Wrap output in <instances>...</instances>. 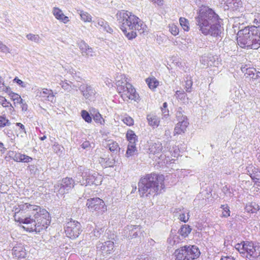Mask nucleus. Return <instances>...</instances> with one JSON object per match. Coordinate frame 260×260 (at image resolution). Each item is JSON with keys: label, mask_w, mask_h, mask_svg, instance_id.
<instances>
[{"label": "nucleus", "mask_w": 260, "mask_h": 260, "mask_svg": "<svg viewBox=\"0 0 260 260\" xmlns=\"http://www.w3.org/2000/svg\"><path fill=\"white\" fill-rule=\"evenodd\" d=\"M12 211L14 221L23 224L22 228L29 233L45 231L51 223L49 213L37 205L22 203L14 206Z\"/></svg>", "instance_id": "nucleus-1"}, {"label": "nucleus", "mask_w": 260, "mask_h": 260, "mask_svg": "<svg viewBox=\"0 0 260 260\" xmlns=\"http://www.w3.org/2000/svg\"><path fill=\"white\" fill-rule=\"evenodd\" d=\"M195 19L199 30L205 36L217 37L223 31L222 19L208 6H202L199 8Z\"/></svg>", "instance_id": "nucleus-2"}, {"label": "nucleus", "mask_w": 260, "mask_h": 260, "mask_svg": "<svg viewBox=\"0 0 260 260\" xmlns=\"http://www.w3.org/2000/svg\"><path fill=\"white\" fill-rule=\"evenodd\" d=\"M116 16L120 24L121 30L128 40H132L137 37V30L142 34L146 30V25L131 12L121 10L117 13Z\"/></svg>", "instance_id": "nucleus-3"}, {"label": "nucleus", "mask_w": 260, "mask_h": 260, "mask_svg": "<svg viewBox=\"0 0 260 260\" xmlns=\"http://www.w3.org/2000/svg\"><path fill=\"white\" fill-rule=\"evenodd\" d=\"M164 175L154 172L141 178L139 184V192L141 197L157 195L165 187Z\"/></svg>", "instance_id": "nucleus-4"}, {"label": "nucleus", "mask_w": 260, "mask_h": 260, "mask_svg": "<svg viewBox=\"0 0 260 260\" xmlns=\"http://www.w3.org/2000/svg\"><path fill=\"white\" fill-rule=\"evenodd\" d=\"M237 44L243 48L257 49L260 47V33L256 27L240 30L237 34Z\"/></svg>", "instance_id": "nucleus-5"}, {"label": "nucleus", "mask_w": 260, "mask_h": 260, "mask_svg": "<svg viewBox=\"0 0 260 260\" xmlns=\"http://www.w3.org/2000/svg\"><path fill=\"white\" fill-rule=\"evenodd\" d=\"M115 84L118 93L124 101L140 100L139 93L133 85L128 82L124 74L117 76Z\"/></svg>", "instance_id": "nucleus-6"}, {"label": "nucleus", "mask_w": 260, "mask_h": 260, "mask_svg": "<svg viewBox=\"0 0 260 260\" xmlns=\"http://www.w3.org/2000/svg\"><path fill=\"white\" fill-rule=\"evenodd\" d=\"M238 251L249 260H255L260 256V244L251 241H243L236 245Z\"/></svg>", "instance_id": "nucleus-7"}, {"label": "nucleus", "mask_w": 260, "mask_h": 260, "mask_svg": "<svg viewBox=\"0 0 260 260\" xmlns=\"http://www.w3.org/2000/svg\"><path fill=\"white\" fill-rule=\"evenodd\" d=\"M201 252L195 245H185L175 250L174 256L176 260H194L199 257Z\"/></svg>", "instance_id": "nucleus-8"}, {"label": "nucleus", "mask_w": 260, "mask_h": 260, "mask_svg": "<svg viewBox=\"0 0 260 260\" xmlns=\"http://www.w3.org/2000/svg\"><path fill=\"white\" fill-rule=\"evenodd\" d=\"M86 206L89 211L95 212L98 215H103L107 211V206L105 202L98 197L88 199Z\"/></svg>", "instance_id": "nucleus-9"}, {"label": "nucleus", "mask_w": 260, "mask_h": 260, "mask_svg": "<svg viewBox=\"0 0 260 260\" xmlns=\"http://www.w3.org/2000/svg\"><path fill=\"white\" fill-rule=\"evenodd\" d=\"M82 231L81 223L71 218L67 222L64 228L66 236L72 239H75L78 237Z\"/></svg>", "instance_id": "nucleus-10"}, {"label": "nucleus", "mask_w": 260, "mask_h": 260, "mask_svg": "<svg viewBox=\"0 0 260 260\" xmlns=\"http://www.w3.org/2000/svg\"><path fill=\"white\" fill-rule=\"evenodd\" d=\"M176 118L178 122L174 127V136L184 134L189 124L187 117L184 115L181 112L177 113Z\"/></svg>", "instance_id": "nucleus-11"}, {"label": "nucleus", "mask_w": 260, "mask_h": 260, "mask_svg": "<svg viewBox=\"0 0 260 260\" xmlns=\"http://www.w3.org/2000/svg\"><path fill=\"white\" fill-rule=\"evenodd\" d=\"M246 169L253 182L255 184H260V168L251 164L247 167Z\"/></svg>", "instance_id": "nucleus-12"}, {"label": "nucleus", "mask_w": 260, "mask_h": 260, "mask_svg": "<svg viewBox=\"0 0 260 260\" xmlns=\"http://www.w3.org/2000/svg\"><path fill=\"white\" fill-rule=\"evenodd\" d=\"M12 255L14 258L20 259L24 258L27 255L26 250L24 245L21 244H17L12 249Z\"/></svg>", "instance_id": "nucleus-13"}, {"label": "nucleus", "mask_w": 260, "mask_h": 260, "mask_svg": "<svg viewBox=\"0 0 260 260\" xmlns=\"http://www.w3.org/2000/svg\"><path fill=\"white\" fill-rule=\"evenodd\" d=\"M74 185L75 182L72 178H64L61 180L60 190H63V191H61V192L63 193H66L65 190L68 191V190L74 187Z\"/></svg>", "instance_id": "nucleus-14"}, {"label": "nucleus", "mask_w": 260, "mask_h": 260, "mask_svg": "<svg viewBox=\"0 0 260 260\" xmlns=\"http://www.w3.org/2000/svg\"><path fill=\"white\" fill-rule=\"evenodd\" d=\"M52 13L57 20L64 23H67L70 21L69 18L65 16L62 11L59 8L54 7L53 8Z\"/></svg>", "instance_id": "nucleus-15"}, {"label": "nucleus", "mask_w": 260, "mask_h": 260, "mask_svg": "<svg viewBox=\"0 0 260 260\" xmlns=\"http://www.w3.org/2000/svg\"><path fill=\"white\" fill-rule=\"evenodd\" d=\"M147 120L149 126L153 128L157 127L160 124V118L154 114H149L147 115Z\"/></svg>", "instance_id": "nucleus-16"}, {"label": "nucleus", "mask_w": 260, "mask_h": 260, "mask_svg": "<svg viewBox=\"0 0 260 260\" xmlns=\"http://www.w3.org/2000/svg\"><path fill=\"white\" fill-rule=\"evenodd\" d=\"M79 47L83 55L92 56L93 55V49L90 47L85 42L81 41L79 43Z\"/></svg>", "instance_id": "nucleus-17"}, {"label": "nucleus", "mask_w": 260, "mask_h": 260, "mask_svg": "<svg viewBox=\"0 0 260 260\" xmlns=\"http://www.w3.org/2000/svg\"><path fill=\"white\" fill-rule=\"evenodd\" d=\"M145 82L149 88L152 90H154L159 85V82L154 77H150L146 78Z\"/></svg>", "instance_id": "nucleus-18"}, {"label": "nucleus", "mask_w": 260, "mask_h": 260, "mask_svg": "<svg viewBox=\"0 0 260 260\" xmlns=\"http://www.w3.org/2000/svg\"><path fill=\"white\" fill-rule=\"evenodd\" d=\"M114 247V242L111 241H108L103 244L101 249L105 254H108L111 253Z\"/></svg>", "instance_id": "nucleus-19"}, {"label": "nucleus", "mask_w": 260, "mask_h": 260, "mask_svg": "<svg viewBox=\"0 0 260 260\" xmlns=\"http://www.w3.org/2000/svg\"><path fill=\"white\" fill-rule=\"evenodd\" d=\"M0 104L7 110H9L10 112H12L14 109L10 101L6 99L5 97L0 95Z\"/></svg>", "instance_id": "nucleus-20"}, {"label": "nucleus", "mask_w": 260, "mask_h": 260, "mask_svg": "<svg viewBox=\"0 0 260 260\" xmlns=\"http://www.w3.org/2000/svg\"><path fill=\"white\" fill-rule=\"evenodd\" d=\"M260 209L259 205L254 202L247 204L245 207L246 211L248 213H256Z\"/></svg>", "instance_id": "nucleus-21"}, {"label": "nucleus", "mask_w": 260, "mask_h": 260, "mask_svg": "<svg viewBox=\"0 0 260 260\" xmlns=\"http://www.w3.org/2000/svg\"><path fill=\"white\" fill-rule=\"evenodd\" d=\"M241 70L243 73H244L245 76H247V77H249L252 79H256L257 75H255L256 73V70L254 68H242Z\"/></svg>", "instance_id": "nucleus-22"}, {"label": "nucleus", "mask_w": 260, "mask_h": 260, "mask_svg": "<svg viewBox=\"0 0 260 260\" xmlns=\"http://www.w3.org/2000/svg\"><path fill=\"white\" fill-rule=\"evenodd\" d=\"M126 139L128 142V144L136 143L138 141L137 136L135 132L131 129H128L126 133Z\"/></svg>", "instance_id": "nucleus-23"}, {"label": "nucleus", "mask_w": 260, "mask_h": 260, "mask_svg": "<svg viewBox=\"0 0 260 260\" xmlns=\"http://www.w3.org/2000/svg\"><path fill=\"white\" fill-rule=\"evenodd\" d=\"M191 228L190 226L187 224H184L181 226V228L178 231L179 235L183 237H187L191 231Z\"/></svg>", "instance_id": "nucleus-24"}, {"label": "nucleus", "mask_w": 260, "mask_h": 260, "mask_svg": "<svg viewBox=\"0 0 260 260\" xmlns=\"http://www.w3.org/2000/svg\"><path fill=\"white\" fill-rule=\"evenodd\" d=\"M94 114L92 115V117L95 123L101 125H104L105 123V120L103 118L102 115L98 110H94Z\"/></svg>", "instance_id": "nucleus-25"}, {"label": "nucleus", "mask_w": 260, "mask_h": 260, "mask_svg": "<svg viewBox=\"0 0 260 260\" xmlns=\"http://www.w3.org/2000/svg\"><path fill=\"white\" fill-rule=\"evenodd\" d=\"M40 96L46 97L49 100L50 98H54L55 94L52 89L44 88L42 89V91L40 92Z\"/></svg>", "instance_id": "nucleus-26"}, {"label": "nucleus", "mask_w": 260, "mask_h": 260, "mask_svg": "<svg viewBox=\"0 0 260 260\" xmlns=\"http://www.w3.org/2000/svg\"><path fill=\"white\" fill-rule=\"evenodd\" d=\"M179 23L182 29L185 31H188L189 30V22L188 19L184 17H180Z\"/></svg>", "instance_id": "nucleus-27"}, {"label": "nucleus", "mask_w": 260, "mask_h": 260, "mask_svg": "<svg viewBox=\"0 0 260 260\" xmlns=\"http://www.w3.org/2000/svg\"><path fill=\"white\" fill-rule=\"evenodd\" d=\"M175 96L177 99L182 101L183 103H185L188 99L186 93L183 90L176 91L175 93Z\"/></svg>", "instance_id": "nucleus-28"}, {"label": "nucleus", "mask_w": 260, "mask_h": 260, "mask_svg": "<svg viewBox=\"0 0 260 260\" xmlns=\"http://www.w3.org/2000/svg\"><path fill=\"white\" fill-rule=\"evenodd\" d=\"M80 18L84 22H90L92 20V16L88 12L80 11Z\"/></svg>", "instance_id": "nucleus-29"}, {"label": "nucleus", "mask_w": 260, "mask_h": 260, "mask_svg": "<svg viewBox=\"0 0 260 260\" xmlns=\"http://www.w3.org/2000/svg\"><path fill=\"white\" fill-rule=\"evenodd\" d=\"M222 209L221 217L227 218L230 216L231 211L228 205H222L220 207Z\"/></svg>", "instance_id": "nucleus-30"}, {"label": "nucleus", "mask_w": 260, "mask_h": 260, "mask_svg": "<svg viewBox=\"0 0 260 260\" xmlns=\"http://www.w3.org/2000/svg\"><path fill=\"white\" fill-rule=\"evenodd\" d=\"M136 151L137 148L136 147V143H134L133 145L132 144H128L126 152L127 156L133 155Z\"/></svg>", "instance_id": "nucleus-31"}, {"label": "nucleus", "mask_w": 260, "mask_h": 260, "mask_svg": "<svg viewBox=\"0 0 260 260\" xmlns=\"http://www.w3.org/2000/svg\"><path fill=\"white\" fill-rule=\"evenodd\" d=\"M81 115L85 122L88 123L92 122V117L87 111L85 110H82L81 112Z\"/></svg>", "instance_id": "nucleus-32"}, {"label": "nucleus", "mask_w": 260, "mask_h": 260, "mask_svg": "<svg viewBox=\"0 0 260 260\" xmlns=\"http://www.w3.org/2000/svg\"><path fill=\"white\" fill-rule=\"evenodd\" d=\"M169 30L171 34L176 36L178 35L179 33V27L174 24H170L169 25Z\"/></svg>", "instance_id": "nucleus-33"}, {"label": "nucleus", "mask_w": 260, "mask_h": 260, "mask_svg": "<svg viewBox=\"0 0 260 260\" xmlns=\"http://www.w3.org/2000/svg\"><path fill=\"white\" fill-rule=\"evenodd\" d=\"M121 120L123 122L128 126H132L134 124V120L132 117L128 115H126L123 117Z\"/></svg>", "instance_id": "nucleus-34"}, {"label": "nucleus", "mask_w": 260, "mask_h": 260, "mask_svg": "<svg viewBox=\"0 0 260 260\" xmlns=\"http://www.w3.org/2000/svg\"><path fill=\"white\" fill-rule=\"evenodd\" d=\"M11 100L14 102V104H19L22 102L23 99L21 96L17 93L14 92L10 96Z\"/></svg>", "instance_id": "nucleus-35"}, {"label": "nucleus", "mask_w": 260, "mask_h": 260, "mask_svg": "<svg viewBox=\"0 0 260 260\" xmlns=\"http://www.w3.org/2000/svg\"><path fill=\"white\" fill-rule=\"evenodd\" d=\"M131 228L132 229L131 230V233L132 234V235H131V238H135L138 237V234L137 232V229H139V231H140V230L141 229V226L139 225H134L131 226Z\"/></svg>", "instance_id": "nucleus-36"}, {"label": "nucleus", "mask_w": 260, "mask_h": 260, "mask_svg": "<svg viewBox=\"0 0 260 260\" xmlns=\"http://www.w3.org/2000/svg\"><path fill=\"white\" fill-rule=\"evenodd\" d=\"M32 160V158L31 157L26 154L20 153L19 162H29L31 161Z\"/></svg>", "instance_id": "nucleus-37"}, {"label": "nucleus", "mask_w": 260, "mask_h": 260, "mask_svg": "<svg viewBox=\"0 0 260 260\" xmlns=\"http://www.w3.org/2000/svg\"><path fill=\"white\" fill-rule=\"evenodd\" d=\"M107 25V22L106 21L103 19L100 18L97 20L96 25L95 26L100 28L105 29Z\"/></svg>", "instance_id": "nucleus-38"}, {"label": "nucleus", "mask_w": 260, "mask_h": 260, "mask_svg": "<svg viewBox=\"0 0 260 260\" xmlns=\"http://www.w3.org/2000/svg\"><path fill=\"white\" fill-rule=\"evenodd\" d=\"M109 150L111 151H117L119 149V145L118 143L114 141H110L109 144Z\"/></svg>", "instance_id": "nucleus-39"}, {"label": "nucleus", "mask_w": 260, "mask_h": 260, "mask_svg": "<svg viewBox=\"0 0 260 260\" xmlns=\"http://www.w3.org/2000/svg\"><path fill=\"white\" fill-rule=\"evenodd\" d=\"M9 120L5 116H0V127L10 125Z\"/></svg>", "instance_id": "nucleus-40"}, {"label": "nucleus", "mask_w": 260, "mask_h": 260, "mask_svg": "<svg viewBox=\"0 0 260 260\" xmlns=\"http://www.w3.org/2000/svg\"><path fill=\"white\" fill-rule=\"evenodd\" d=\"M8 155L13 160L19 162L20 152L10 151Z\"/></svg>", "instance_id": "nucleus-41"}, {"label": "nucleus", "mask_w": 260, "mask_h": 260, "mask_svg": "<svg viewBox=\"0 0 260 260\" xmlns=\"http://www.w3.org/2000/svg\"><path fill=\"white\" fill-rule=\"evenodd\" d=\"M193 84L192 80L190 79L185 81L184 88L186 92H190L191 91V87Z\"/></svg>", "instance_id": "nucleus-42"}, {"label": "nucleus", "mask_w": 260, "mask_h": 260, "mask_svg": "<svg viewBox=\"0 0 260 260\" xmlns=\"http://www.w3.org/2000/svg\"><path fill=\"white\" fill-rule=\"evenodd\" d=\"M26 38L28 40L35 42H38L40 40V37L38 35H34L32 34L27 35Z\"/></svg>", "instance_id": "nucleus-43"}, {"label": "nucleus", "mask_w": 260, "mask_h": 260, "mask_svg": "<svg viewBox=\"0 0 260 260\" xmlns=\"http://www.w3.org/2000/svg\"><path fill=\"white\" fill-rule=\"evenodd\" d=\"M253 23L255 24L253 26L256 27V29L260 27V13H258L255 14V18L253 21Z\"/></svg>", "instance_id": "nucleus-44"}, {"label": "nucleus", "mask_w": 260, "mask_h": 260, "mask_svg": "<svg viewBox=\"0 0 260 260\" xmlns=\"http://www.w3.org/2000/svg\"><path fill=\"white\" fill-rule=\"evenodd\" d=\"M189 218V212L183 213L179 215V219L180 221L186 222Z\"/></svg>", "instance_id": "nucleus-45"}, {"label": "nucleus", "mask_w": 260, "mask_h": 260, "mask_svg": "<svg viewBox=\"0 0 260 260\" xmlns=\"http://www.w3.org/2000/svg\"><path fill=\"white\" fill-rule=\"evenodd\" d=\"M93 90L90 87H87L84 91H83V95L86 99H88L91 93H93Z\"/></svg>", "instance_id": "nucleus-46"}, {"label": "nucleus", "mask_w": 260, "mask_h": 260, "mask_svg": "<svg viewBox=\"0 0 260 260\" xmlns=\"http://www.w3.org/2000/svg\"><path fill=\"white\" fill-rule=\"evenodd\" d=\"M3 91L7 93L9 97L14 92L12 90L11 87L9 86H5Z\"/></svg>", "instance_id": "nucleus-47"}, {"label": "nucleus", "mask_w": 260, "mask_h": 260, "mask_svg": "<svg viewBox=\"0 0 260 260\" xmlns=\"http://www.w3.org/2000/svg\"><path fill=\"white\" fill-rule=\"evenodd\" d=\"M13 81L17 83L18 85H20L21 87H24L25 86L23 81L20 79H18L17 77H15L13 80Z\"/></svg>", "instance_id": "nucleus-48"}, {"label": "nucleus", "mask_w": 260, "mask_h": 260, "mask_svg": "<svg viewBox=\"0 0 260 260\" xmlns=\"http://www.w3.org/2000/svg\"><path fill=\"white\" fill-rule=\"evenodd\" d=\"M19 104H21V107L22 108V111H26L27 110V105L25 102H24V100H22V103H20Z\"/></svg>", "instance_id": "nucleus-49"}, {"label": "nucleus", "mask_w": 260, "mask_h": 260, "mask_svg": "<svg viewBox=\"0 0 260 260\" xmlns=\"http://www.w3.org/2000/svg\"><path fill=\"white\" fill-rule=\"evenodd\" d=\"M90 146V143L88 141H86L84 142L82 145L81 147L83 149H86L87 148H88Z\"/></svg>", "instance_id": "nucleus-50"}, {"label": "nucleus", "mask_w": 260, "mask_h": 260, "mask_svg": "<svg viewBox=\"0 0 260 260\" xmlns=\"http://www.w3.org/2000/svg\"><path fill=\"white\" fill-rule=\"evenodd\" d=\"M154 4H157L158 6H162L164 4L163 0H149Z\"/></svg>", "instance_id": "nucleus-51"}, {"label": "nucleus", "mask_w": 260, "mask_h": 260, "mask_svg": "<svg viewBox=\"0 0 260 260\" xmlns=\"http://www.w3.org/2000/svg\"><path fill=\"white\" fill-rule=\"evenodd\" d=\"M16 125L19 127L20 128L24 133H26V131H25V126L24 125L22 124L21 123H20V122H17L16 123Z\"/></svg>", "instance_id": "nucleus-52"}, {"label": "nucleus", "mask_w": 260, "mask_h": 260, "mask_svg": "<svg viewBox=\"0 0 260 260\" xmlns=\"http://www.w3.org/2000/svg\"><path fill=\"white\" fill-rule=\"evenodd\" d=\"M220 260H235L233 257L227 256H223L221 257Z\"/></svg>", "instance_id": "nucleus-53"}, {"label": "nucleus", "mask_w": 260, "mask_h": 260, "mask_svg": "<svg viewBox=\"0 0 260 260\" xmlns=\"http://www.w3.org/2000/svg\"><path fill=\"white\" fill-rule=\"evenodd\" d=\"M167 103L166 102H165L163 104L162 107L161 108V111H162V113H165L166 112V109L167 108Z\"/></svg>", "instance_id": "nucleus-54"}, {"label": "nucleus", "mask_w": 260, "mask_h": 260, "mask_svg": "<svg viewBox=\"0 0 260 260\" xmlns=\"http://www.w3.org/2000/svg\"><path fill=\"white\" fill-rule=\"evenodd\" d=\"M0 50L3 52H5L8 51V48L6 45H2V47L1 48Z\"/></svg>", "instance_id": "nucleus-55"}, {"label": "nucleus", "mask_w": 260, "mask_h": 260, "mask_svg": "<svg viewBox=\"0 0 260 260\" xmlns=\"http://www.w3.org/2000/svg\"><path fill=\"white\" fill-rule=\"evenodd\" d=\"M69 86V85L67 82H64V83L63 82L62 85H61V87L63 88H66Z\"/></svg>", "instance_id": "nucleus-56"}, {"label": "nucleus", "mask_w": 260, "mask_h": 260, "mask_svg": "<svg viewBox=\"0 0 260 260\" xmlns=\"http://www.w3.org/2000/svg\"><path fill=\"white\" fill-rule=\"evenodd\" d=\"M59 147H60V146H59V145H58V144H57V145H54V149H55V150L56 152H57V150H56V148H57V149H59Z\"/></svg>", "instance_id": "nucleus-57"}, {"label": "nucleus", "mask_w": 260, "mask_h": 260, "mask_svg": "<svg viewBox=\"0 0 260 260\" xmlns=\"http://www.w3.org/2000/svg\"><path fill=\"white\" fill-rule=\"evenodd\" d=\"M46 139V137L45 136H44L43 137L40 138V139L42 141H43Z\"/></svg>", "instance_id": "nucleus-58"}, {"label": "nucleus", "mask_w": 260, "mask_h": 260, "mask_svg": "<svg viewBox=\"0 0 260 260\" xmlns=\"http://www.w3.org/2000/svg\"><path fill=\"white\" fill-rule=\"evenodd\" d=\"M258 159L259 161H260V154L258 155Z\"/></svg>", "instance_id": "nucleus-59"}, {"label": "nucleus", "mask_w": 260, "mask_h": 260, "mask_svg": "<svg viewBox=\"0 0 260 260\" xmlns=\"http://www.w3.org/2000/svg\"><path fill=\"white\" fill-rule=\"evenodd\" d=\"M3 146V144L2 143H0V146Z\"/></svg>", "instance_id": "nucleus-60"}]
</instances>
